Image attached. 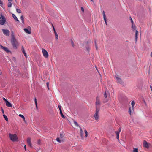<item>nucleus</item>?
I'll use <instances>...</instances> for the list:
<instances>
[{"instance_id": "obj_45", "label": "nucleus", "mask_w": 152, "mask_h": 152, "mask_svg": "<svg viewBox=\"0 0 152 152\" xmlns=\"http://www.w3.org/2000/svg\"><path fill=\"white\" fill-rule=\"evenodd\" d=\"M108 100L107 99H105V100L104 101V102H108Z\"/></svg>"}, {"instance_id": "obj_57", "label": "nucleus", "mask_w": 152, "mask_h": 152, "mask_svg": "<svg viewBox=\"0 0 152 152\" xmlns=\"http://www.w3.org/2000/svg\"><path fill=\"white\" fill-rule=\"evenodd\" d=\"M3 113H4V111H3L2 112Z\"/></svg>"}, {"instance_id": "obj_1", "label": "nucleus", "mask_w": 152, "mask_h": 152, "mask_svg": "<svg viewBox=\"0 0 152 152\" xmlns=\"http://www.w3.org/2000/svg\"><path fill=\"white\" fill-rule=\"evenodd\" d=\"M11 36V43L14 48H17V47H18V43L15 39L14 34H12Z\"/></svg>"}, {"instance_id": "obj_40", "label": "nucleus", "mask_w": 152, "mask_h": 152, "mask_svg": "<svg viewBox=\"0 0 152 152\" xmlns=\"http://www.w3.org/2000/svg\"><path fill=\"white\" fill-rule=\"evenodd\" d=\"M0 5L1 6H2L3 5V2L1 0H0Z\"/></svg>"}, {"instance_id": "obj_39", "label": "nucleus", "mask_w": 152, "mask_h": 152, "mask_svg": "<svg viewBox=\"0 0 152 152\" xmlns=\"http://www.w3.org/2000/svg\"><path fill=\"white\" fill-rule=\"evenodd\" d=\"M40 143H41L40 140H38V142H37V144H40Z\"/></svg>"}, {"instance_id": "obj_15", "label": "nucleus", "mask_w": 152, "mask_h": 152, "mask_svg": "<svg viewBox=\"0 0 152 152\" xmlns=\"http://www.w3.org/2000/svg\"><path fill=\"white\" fill-rule=\"evenodd\" d=\"M4 51H5L7 53L10 52L8 48H1Z\"/></svg>"}, {"instance_id": "obj_2", "label": "nucleus", "mask_w": 152, "mask_h": 152, "mask_svg": "<svg viewBox=\"0 0 152 152\" xmlns=\"http://www.w3.org/2000/svg\"><path fill=\"white\" fill-rule=\"evenodd\" d=\"M9 136L10 140L12 142H15L18 141V138L16 134L10 133Z\"/></svg>"}, {"instance_id": "obj_23", "label": "nucleus", "mask_w": 152, "mask_h": 152, "mask_svg": "<svg viewBox=\"0 0 152 152\" xmlns=\"http://www.w3.org/2000/svg\"><path fill=\"white\" fill-rule=\"evenodd\" d=\"M104 19V21L106 25H107V18L106 17V16H104L103 17Z\"/></svg>"}, {"instance_id": "obj_18", "label": "nucleus", "mask_w": 152, "mask_h": 152, "mask_svg": "<svg viewBox=\"0 0 152 152\" xmlns=\"http://www.w3.org/2000/svg\"><path fill=\"white\" fill-rule=\"evenodd\" d=\"M22 52H23V54H24V56H25L26 58H27V55H26V53L25 52V51L24 50V48H22Z\"/></svg>"}, {"instance_id": "obj_12", "label": "nucleus", "mask_w": 152, "mask_h": 152, "mask_svg": "<svg viewBox=\"0 0 152 152\" xmlns=\"http://www.w3.org/2000/svg\"><path fill=\"white\" fill-rule=\"evenodd\" d=\"M24 30L25 31V32L26 33H28L29 34H30L31 33V30H29L27 28H25L24 29Z\"/></svg>"}, {"instance_id": "obj_32", "label": "nucleus", "mask_w": 152, "mask_h": 152, "mask_svg": "<svg viewBox=\"0 0 152 152\" xmlns=\"http://www.w3.org/2000/svg\"><path fill=\"white\" fill-rule=\"evenodd\" d=\"M56 140L58 142H61L62 141L59 138H57L56 139Z\"/></svg>"}, {"instance_id": "obj_33", "label": "nucleus", "mask_w": 152, "mask_h": 152, "mask_svg": "<svg viewBox=\"0 0 152 152\" xmlns=\"http://www.w3.org/2000/svg\"><path fill=\"white\" fill-rule=\"evenodd\" d=\"M60 113L62 117L64 118H65V117L63 115V113H62V111H61V112H60Z\"/></svg>"}, {"instance_id": "obj_8", "label": "nucleus", "mask_w": 152, "mask_h": 152, "mask_svg": "<svg viewBox=\"0 0 152 152\" xmlns=\"http://www.w3.org/2000/svg\"><path fill=\"white\" fill-rule=\"evenodd\" d=\"M100 101L98 97H97L96 98V101L95 103L96 106V109L97 108H99V107L98 106L100 104Z\"/></svg>"}, {"instance_id": "obj_51", "label": "nucleus", "mask_w": 152, "mask_h": 152, "mask_svg": "<svg viewBox=\"0 0 152 152\" xmlns=\"http://www.w3.org/2000/svg\"><path fill=\"white\" fill-rule=\"evenodd\" d=\"M0 48H6L5 47H3V46H1L0 45Z\"/></svg>"}, {"instance_id": "obj_24", "label": "nucleus", "mask_w": 152, "mask_h": 152, "mask_svg": "<svg viewBox=\"0 0 152 152\" xmlns=\"http://www.w3.org/2000/svg\"><path fill=\"white\" fill-rule=\"evenodd\" d=\"M55 33V39H57L58 38L57 33V32H55V33Z\"/></svg>"}, {"instance_id": "obj_3", "label": "nucleus", "mask_w": 152, "mask_h": 152, "mask_svg": "<svg viewBox=\"0 0 152 152\" xmlns=\"http://www.w3.org/2000/svg\"><path fill=\"white\" fill-rule=\"evenodd\" d=\"M100 110L99 108H97L96 110L95 113L94 114V117L96 120L98 121L99 119V113Z\"/></svg>"}, {"instance_id": "obj_27", "label": "nucleus", "mask_w": 152, "mask_h": 152, "mask_svg": "<svg viewBox=\"0 0 152 152\" xmlns=\"http://www.w3.org/2000/svg\"><path fill=\"white\" fill-rule=\"evenodd\" d=\"M3 116L4 117V118L5 119V120L6 121H8V118H7V117L6 115H5L4 114L3 115Z\"/></svg>"}, {"instance_id": "obj_30", "label": "nucleus", "mask_w": 152, "mask_h": 152, "mask_svg": "<svg viewBox=\"0 0 152 152\" xmlns=\"http://www.w3.org/2000/svg\"><path fill=\"white\" fill-rule=\"evenodd\" d=\"M16 11L18 13H21V10L19 9H16Z\"/></svg>"}, {"instance_id": "obj_47", "label": "nucleus", "mask_w": 152, "mask_h": 152, "mask_svg": "<svg viewBox=\"0 0 152 152\" xmlns=\"http://www.w3.org/2000/svg\"><path fill=\"white\" fill-rule=\"evenodd\" d=\"M24 148L25 150V151H26V145H25L24 146Z\"/></svg>"}, {"instance_id": "obj_10", "label": "nucleus", "mask_w": 152, "mask_h": 152, "mask_svg": "<svg viewBox=\"0 0 152 152\" xmlns=\"http://www.w3.org/2000/svg\"><path fill=\"white\" fill-rule=\"evenodd\" d=\"M143 145L144 147L146 148H148L149 145L147 142L145 140H144L143 142Z\"/></svg>"}, {"instance_id": "obj_13", "label": "nucleus", "mask_w": 152, "mask_h": 152, "mask_svg": "<svg viewBox=\"0 0 152 152\" xmlns=\"http://www.w3.org/2000/svg\"><path fill=\"white\" fill-rule=\"evenodd\" d=\"M6 105L7 107H12V104L9 102L8 101L6 102Z\"/></svg>"}, {"instance_id": "obj_5", "label": "nucleus", "mask_w": 152, "mask_h": 152, "mask_svg": "<svg viewBox=\"0 0 152 152\" xmlns=\"http://www.w3.org/2000/svg\"><path fill=\"white\" fill-rule=\"evenodd\" d=\"M0 15L1 17L0 16V19L2 18V20H0V24L1 25H3L5 23L6 21V20L5 17L2 15L1 14Z\"/></svg>"}, {"instance_id": "obj_17", "label": "nucleus", "mask_w": 152, "mask_h": 152, "mask_svg": "<svg viewBox=\"0 0 152 152\" xmlns=\"http://www.w3.org/2000/svg\"><path fill=\"white\" fill-rule=\"evenodd\" d=\"M135 102L134 101H132V102L131 104H132V110H133V107H134V105H135Z\"/></svg>"}, {"instance_id": "obj_29", "label": "nucleus", "mask_w": 152, "mask_h": 152, "mask_svg": "<svg viewBox=\"0 0 152 152\" xmlns=\"http://www.w3.org/2000/svg\"><path fill=\"white\" fill-rule=\"evenodd\" d=\"M85 129L84 132L85 134V136L86 137H87L88 136V132L85 129Z\"/></svg>"}, {"instance_id": "obj_43", "label": "nucleus", "mask_w": 152, "mask_h": 152, "mask_svg": "<svg viewBox=\"0 0 152 152\" xmlns=\"http://www.w3.org/2000/svg\"><path fill=\"white\" fill-rule=\"evenodd\" d=\"M130 20H131V22H132V24H133V21L132 20V18H131V17H130Z\"/></svg>"}, {"instance_id": "obj_6", "label": "nucleus", "mask_w": 152, "mask_h": 152, "mask_svg": "<svg viewBox=\"0 0 152 152\" xmlns=\"http://www.w3.org/2000/svg\"><path fill=\"white\" fill-rule=\"evenodd\" d=\"M2 31L3 34L5 35L8 36L10 35V31L7 29H2Z\"/></svg>"}, {"instance_id": "obj_16", "label": "nucleus", "mask_w": 152, "mask_h": 152, "mask_svg": "<svg viewBox=\"0 0 152 152\" xmlns=\"http://www.w3.org/2000/svg\"><path fill=\"white\" fill-rule=\"evenodd\" d=\"M80 133L81 137H82L83 136V133L82 130V129L80 127Z\"/></svg>"}, {"instance_id": "obj_54", "label": "nucleus", "mask_w": 152, "mask_h": 152, "mask_svg": "<svg viewBox=\"0 0 152 152\" xmlns=\"http://www.w3.org/2000/svg\"><path fill=\"white\" fill-rule=\"evenodd\" d=\"M95 68L96 69L98 70L97 67L96 66H95Z\"/></svg>"}, {"instance_id": "obj_22", "label": "nucleus", "mask_w": 152, "mask_h": 152, "mask_svg": "<svg viewBox=\"0 0 152 152\" xmlns=\"http://www.w3.org/2000/svg\"><path fill=\"white\" fill-rule=\"evenodd\" d=\"M133 150L132 152H138V148H133Z\"/></svg>"}, {"instance_id": "obj_25", "label": "nucleus", "mask_w": 152, "mask_h": 152, "mask_svg": "<svg viewBox=\"0 0 152 152\" xmlns=\"http://www.w3.org/2000/svg\"><path fill=\"white\" fill-rule=\"evenodd\" d=\"M19 116L21 117L24 121H25V118L23 115L20 114L19 115Z\"/></svg>"}, {"instance_id": "obj_52", "label": "nucleus", "mask_w": 152, "mask_h": 152, "mask_svg": "<svg viewBox=\"0 0 152 152\" xmlns=\"http://www.w3.org/2000/svg\"><path fill=\"white\" fill-rule=\"evenodd\" d=\"M150 88L152 91V86H150Z\"/></svg>"}, {"instance_id": "obj_7", "label": "nucleus", "mask_w": 152, "mask_h": 152, "mask_svg": "<svg viewBox=\"0 0 152 152\" xmlns=\"http://www.w3.org/2000/svg\"><path fill=\"white\" fill-rule=\"evenodd\" d=\"M115 79L117 83H118L121 84H123L122 80L118 76H115Z\"/></svg>"}, {"instance_id": "obj_41", "label": "nucleus", "mask_w": 152, "mask_h": 152, "mask_svg": "<svg viewBox=\"0 0 152 152\" xmlns=\"http://www.w3.org/2000/svg\"><path fill=\"white\" fill-rule=\"evenodd\" d=\"M63 134H60V137H61V138H62L63 137Z\"/></svg>"}, {"instance_id": "obj_9", "label": "nucleus", "mask_w": 152, "mask_h": 152, "mask_svg": "<svg viewBox=\"0 0 152 152\" xmlns=\"http://www.w3.org/2000/svg\"><path fill=\"white\" fill-rule=\"evenodd\" d=\"M27 142L28 145L31 148H32V146L31 142V139L30 138L28 137L27 138Z\"/></svg>"}, {"instance_id": "obj_46", "label": "nucleus", "mask_w": 152, "mask_h": 152, "mask_svg": "<svg viewBox=\"0 0 152 152\" xmlns=\"http://www.w3.org/2000/svg\"><path fill=\"white\" fill-rule=\"evenodd\" d=\"M72 47H74L73 42L72 40Z\"/></svg>"}, {"instance_id": "obj_58", "label": "nucleus", "mask_w": 152, "mask_h": 152, "mask_svg": "<svg viewBox=\"0 0 152 152\" xmlns=\"http://www.w3.org/2000/svg\"><path fill=\"white\" fill-rule=\"evenodd\" d=\"M3 111H4L3 110V109H2V112Z\"/></svg>"}, {"instance_id": "obj_36", "label": "nucleus", "mask_w": 152, "mask_h": 152, "mask_svg": "<svg viewBox=\"0 0 152 152\" xmlns=\"http://www.w3.org/2000/svg\"><path fill=\"white\" fill-rule=\"evenodd\" d=\"M132 27L133 29L135 30V29H136V26H135L134 25H133V24H132Z\"/></svg>"}, {"instance_id": "obj_28", "label": "nucleus", "mask_w": 152, "mask_h": 152, "mask_svg": "<svg viewBox=\"0 0 152 152\" xmlns=\"http://www.w3.org/2000/svg\"><path fill=\"white\" fill-rule=\"evenodd\" d=\"M35 103L36 105V106L37 109L38 107H37V101L36 99L35 98Z\"/></svg>"}, {"instance_id": "obj_48", "label": "nucleus", "mask_w": 152, "mask_h": 152, "mask_svg": "<svg viewBox=\"0 0 152 152\" xmlns=\"http://www.w3.org/2000/svg\"><path fill=\"white\" fill-rule=\"evenodd\" d=\"M53 26V30L54 31V33H55V32H56L54 26Z\"/></svg>"}, {"instance_id": "obj_31", "label": "nucleus", "mask_w": 152, "mask_h": 152, "mask_svg": "<svg viewBox=\"0 0 152 152\" xmlns=\"http://www.w3.org/2000/svg\"><path fill=\"white\" fill-rule=\"evenodd\" d=\"M20 19L22 20V22L23 23H24V18L23 16H21L20 17Z\"/></svg>"}, {"instance_id": "obj_55", "label": "nucleus", "mask_w": 152, "mask_h": 152, "mask_svg": "<svg viewBox=\"0 0 152 152\" xmlns=\"http://www.w3.org/2000/svg\"><path fill=\"white\" fill-rule=\"evenodd\" d=\"M91 1H92V2H93V0H91Z\"/></svg>"}, {"instance_id": "obj_38", "label": "nucleus", "mask_w": 152, "mask_h": 152, "mask_svg": "<svg viewBox=\"0 0 152 152\" xmlns=\"http://www.w3.org/2000/svg\"><path fill=\"white\" fill-rule=\"evenodd\" d=\"M46 84H47V86L48 89V90H49V86H48V85H49L48 83V82H47Z\"/></svg>"}, {"instance_id": "obj_49", "label": "nucleus", "mask_w": 152, "mask_h": 152, "mask_svg": "<svg viewBox=\"0 0 152 152\" xmlns=\"http://www.w3.org/2000/svg\"><path fill=\"white\" fill-rule=\"evenodd\" d=\"M121 128H119V130H118V132H119V133L120 132H121Z\"/></svg>"}, {"instance_id": "obj_14", "label": "nucleus", "mask_w": 152, "mask_h": 152, "mask_svg": "<svg viewBox=\"0 0 152 152\" xmlns=\"http://www.w3.org/2000/svg\"><path fill=\"white\" fill-rule=\"evenodd\" d=\"M12 17L15 20H16V21H18V22H19V20H18V19L17 18L16 16H15V15L13 14H12Z\"/></svg>"}, {"instance_id": "obj_50", "label": "nucleus", "mask_w": 152, "mask_h": 152, "mask_svg": "<svg viewBox=\"0 0 152 152\" xmlns=\"http://www.w3.org/2000/svg\"><path fill=\"white\" fill-rule=\"evenodd\" d=\"M8 1L9 2H11H11L12 1V0H8Z\"/></svg>"}, {"instance_id": "obj_56", "label": "nucleus", "mask_w": 152, "mask_h": 152, "mask_svg": "<svg viewBox=\"0 0 152 152\" xmlns=\"http://www.w3.org/2000/svg\"><path fill=\"white\" fill-rule=\"evenodd\" d=\"M1 74V72H0V74Z\"/></svg>"}, {"instance_id": "obj_34", "label": "nucleus", "mask_w": 152, "mask_h": 152, "mask_svg": "<svg viewBox=\"0 0 152 152\" xmlns=\"http://www.w3.org/2000/svg\"><path fill=\"white\" fill-rule=\"evenodd\" d=\"M12 5V3L11 2H9L8 4V6L9 7H11Z\"/></svg>"}, {"instance_id": "obj_20", "label": "nucleus", "mask_w": 152, "mask_h": 152, "mask_svg": "<svg viewBox=\"0 0 152 152\" xmlns=\"http://www.w3.org/2000/svg\"><path fill=\"white\" fill-rule=\"evenodd\" d=\"M133 111V110H132V108H131V107H130L129 106V113L130 115H131V113H132V111Z\"/></svg>"}, {"instance_id": "obj_4", "label": "nucleus", "mask_w": 152, "mask_h": 152, "mask_svg": "<svg viewBox=\"0 0 152 152\" xmlns=\"http://www.w3.org/2000/svg\"><path fill=\"white\" fill-rule=\"evenodd\" d=\"M42 51L44 57L46 58H48L49 55L48 52L43 48L42 49Z\"/></svg>"}, {"instance_id": "obj_21", "label": "nucleus", "mask_w": 152, "mask_h": 152, "mask_svg": "<svg viewBox=\"0 0 152 152\" xmlns=\"http://www.w3.org/2000/svg\"><path fill=\"white\" fill-rule=\"evenodd\" d=\"M115 133H116V136H117L116 138H117V139H118L119 136V132H118V131H116V132H115Z\"/></svg>"}, {"instance_id": "obj_44", "label": "nucleus", "mask_w": 152, "mask_h": 152, "mask_svg": "<svg viewBox=\"0 0 152 152\" xmlns=\"http://www.w3.org/2000/svg\"><path fill=\"white\" fill-rule=\"evenodd\" d=\"M81 10L82 11L84 12V8H83V7H81Z\"/></svg>"}, {"instance_id": "obj_37", "label": "nucleus", "mask_w": 152, "mask_h": 152, "mask_svg": "<svg viewBox=\"0 0 152 152\" xmlns=\"http://www.w3.org/2000/svg\"><path fill=\"white\" fill-rule=\"evenodd\" d=\"M3 99L4 101H5V103H6L7 102V101H8V100H7V99H6L5 98H4V97H3Z\"/></svg>"}, {"instance_id": "obj_11", "label": "nucleus", "mask_w": 152, "mask_h": 152, "mask_svg": "<svg viewBox=\"0 0 152 152\" xmlns=\"http://www.w3.org/2000/svg\"><path fill=\"white\" fill-rule=\"evenodd\" d=\"M138 31L137 30H136L135 37V40L136 42H137L138 38Z\"/></svg>"}, {"instance_id": "obj_19", "label": "nucleus", "mask_w": 152, "mask_h": 152, "mask_svg": "<svg viewBox=\"0 0 152 152\" xmlns=\"http://www.w3.org/2000/svg\"><path fill=\"white\" fill-rule=\"evenodd\" d=\"M74 124L76 127H80L78 124L77 122L75 121H74Z\"/></svg>"}, {"instance_id": "obj_53", "label": "nucleus", "mask_w": 152, "mask_h": 152, "mask_svg": "<svg viewBox=\"0 0 152 152\" xmlns=\"http://www.w3.org/2000/svg\"><path fill=\"white\" fill-rule=\"evenodd\" d=\"M151 56L152 57V52H151Z\"/></svg>"}, {"instance_id": "obj_42", "label": "nucleus", "mask_w": 152, "mask_h": 152, "mask_svg": "<svg viewBox=\"0 0 152 152\" xmlns=\"http://www.w3.org/2000/svg\"><path fill=\"white\" fill-rule=\"evenodd\" d=\"M102 13H103V17H104V16H106L105 15V14L104 12V11H103Z\"/></svg>"}, {"instance_id": "obj_26", "label": "nucleus", "mask_w": 152, "mask_h": 152, "mask_svg": "<svg viewBox=\"0 0 152 152\" xmlns=\"http://www.w3.org/2000/svg\"><path fill=\"white\" fill-rule=\"evenodd\" d=\"M106 91H107V89H106ZM104 98H106L107 97V94L106 93V90H105L104 91Z\"/></svg>"}, {"instance_id": "obj_35", "label": "nucleus", "mask_w": 152, "mask_h": 152, "mask_svg": "<svg viewBox=\"0 0 152 152\" xmlns=\"http://www.w3.org/2000/svg\"><path fill=\"white\" fill-rule=\"evenodd\" d=\"M58 107L60 110V112H61L62 111L61 109V106L60 105H58Z\"/></svg>"}]
</instances>
